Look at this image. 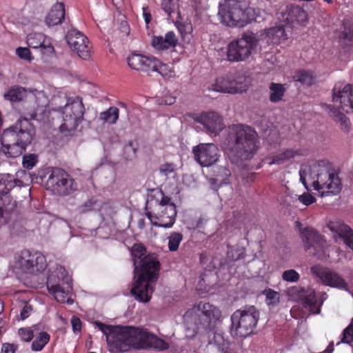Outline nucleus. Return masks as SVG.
I'll use <instances>...</instances> for the list:
<instances>
[{
	"label": "nucleus",
	"mask_w": 353,
	"mask_h": 353,
	"mask_svg": "<svg viewBox=\"0 0 353 353\" xmlns=\"http://www.w3.org/2000/svg\"><path fill=\"white\" fill-rule=\"evenodd\" d=\"M94 325L105 336L110 353L125 352L132 347H153L159 350L169 348L168 343L163 339L139 327L108 325L100 321H95Z\"/></svg>",
	"instance_id": "obj_1"
},
{
	"label": "nucleus",
	"mask_w": 353,
	"mask_h": 353,
	"mask_svg": "<svg viewBox=\"0 0 353 353\" xmlns=\"http://www.w3.org/2000/svg\"><path fill=\"white\" fill-rule=\"evenodd\" d=\"M141 243H135L131 248L134 260L135 279L130 292L136 300L147 303L154 291L153 283L159 277L160 263L154 254H146Z\"/></svg>",
	"instance_id": "obj_2"
},
{
	"label": "nucleus",
	"mask_w": 353,
	"mask_h": 353,
	"mask_svg": "<svg viewBox=\"0 0 353 353\" xmlns=\"http://www.w3.org/2000/svg\"><path fill=\"white\" fill-rule=\"evenodd\" d=\"M300 170V180L309 190V185L316 190L321 197L338 194L342 190L341 181L337 171L330 163L312 161Z\"/></svg>",
	"instance_id": "obj_3"
},
{
	"label": "nucleus",
	"mask_w": 353,
	"mask_h": 353,
	"mask_svg": "<svg viewBox=\"0 0 353 353\" xmlns=\"http://www.w3.org/2000/svg\"><path fill=\"white\" fill-rule=\"evenodd\" d=\"M224 145L241 161L252 159L259 148L256 131L248 125H234L230 127Z\"/></svg>",
	"instance_id": "obj_4"
},
{
	"label": "nucleus",
	"mask_w": 353,
	"mask_h": 353,
	"mask_svg": "<svg viewBox=\"0 0 353 353\" xmlns=\"http://www.w3.org/2000/svg\"><path fill=\"white\" fill-rule=\"evenodd\" d=\"M34 133V129L28 119H18L2 133L1 143L3 152L11 158L21 156L31 143Z\"/></svg>",
	"instance_id": "obj_5"
},
{
	"label": "nucleus",
	"mask_w": 353,
	"mask_h": 353,
	"mask_svg": "<svg viewBox=\"0 0 353 353\" xmlns=\"http://www.w3.org/2000/svg\"><path fill=\"white\" fill-rule=\"evenodd\" d=\"M53 110L61 118L60 132L65 136L72 135L79 123L83 120L85 106L80 97H67L66 95L55 97Z\"/></svg>",
	"instance_id": "obj_6"
},
{
	"label": "nucleus",
	"mask_w": 353,
	"mask_h": 353,
	"mask_svg": "<svg viewBox=\"0 0 353 353\" xmlns=\"http://www.w3.org/2000/svg\"><path fill=\"white\" fill-rule=\"evenodd\" d=\"M221 315L222 312L218 307L210 303L200 301L188 311L185 316L188 325V336L193 337L214 327L213 324L221 319Z\"/></svg>",
	"instance_id": "obj_7"
},
{
	"label": "nucleus",
	"mask_w": 353,
	"mask_h": 353,
	"mask_svg": "<svg viewBox=\"0 0 353 353\" xmlns=\"http://www.w3.org/2000/svg\"><path fill=\"white\" fill-rule=\"evenodd\" d=\"M218 17L226 26L243 28L253 19V10L243 0H223L219 3Z\"/></svg>",
	"instance_id": "obj_8"
},
{
	"label": "nucleus",
	"mask_w": 353,
	"mask_h": 353,
	"mask_svg": "<svg viewBox=\"0 0 353 353\" xmlns=\"http://www.w3.org/2000/svg\"><path fill=\"white\" fill-rule=\"evenodd\" d=\"M260 312L254 305H245L236 310L230 316V334L236 338H245L256 327Z\"/></svg>",
	"instance_id": "obj_9"
},
{
	"label": "nucleus",
	"mask_w": 353,
	"mask_h": 353,
	"mask_svg": "<svg viewBox=\"0 0 353 353\" xmlns=\"http://www.w3.org/2000/svg\"><path fill=\"white\" fill-rule=\"evenodd\" d=\"M157 194L161 196V200H157L154 209V215L150 212H146V216L152 221V225L164 228H171L175 223L176 209L175 204L171 201L170 197L165 196L161 190Z\"/></svg>",
	"instance_id": "obj_10"
},
{
	"label": "nucleus",
	"mask_w": 353,
	"mask_h": 353,
	"mask_svg": "<svg viewBox=\"0 0 353 353\" xmlns=\"http://www.w3.org/2000/svg\"><path fill=\"white\" fill-rule=\"evenodd\" d=\"M46 188L59 196H68L78 188L77 183L64 170L53 168L46 181Z\"/></svg>",
	"instance_id": "obj_11"
},
{
	"label": "nucleus",
	"mask_w": 353,
	"mask_h": 353,
	"mask_svg": "<svg viewBox=\"0 0 353 353\" xmlns=\"http://www.w3.org/2000/svg\"><path fill=\"white\" fill-rule=\"evenodd\" d=\"M258 43L252 32H246L241 38L230 42L227 47V59L230 62L243 61L252 54Z\"/></svg>",
	"instance_id": "obj_12"
},
{
	"label": "nucleus",
	"mask_w": 353,
	"mask_h": 353,
	"mask_svg": "<svg viewBox=\"0 0 353 353\" xmlns=\"http://www.w3.org/2000/svg\"><path fill=\"white\" fill-rule=\"evenodd\" d=\"M128 65L133 70L143 72H157L165 77L168 74V66L162 63L154 57H146L139 54H132L128 58Z\"/></svg>",
	"instance_id": "obj_13"
},
{
	"label": "nucleus",
	"mask_w": 353,
	"mask_h": 353,
	"mask_svg": "<svg viewBox=\"0 0 353 353\" xmlns=\"http://www.w3.org/2000/svg\"><path fill=\"white\" fill-rule=\"evenodd\" d=\"M248 85L245 83V77L225 76L219 77L211 85V89L216 92L236 94L247 90Z\"/></svg>",
	"instance_id": "obj_14"
},
{
	"label": "nucleus",
	"mask_w": 353,
	"mask_h": 353,
	"mask_svg": "<svg viewBox=\"0 0 353 353\" xmlns=\"http://www.w3.org/2000/svg\"><path fill=\"white\" fill-rule=\"evenodd\" d=\"M71 49L75 51L83 60H89L91 57V47L88 38L77 29L69 30L65 37Z\"/></svg>",
	"instance_id": "obj_15"
},
{
	"label": "nucleus",
	"mask_w": 353,
	"mask_h": 353,
	"mask_svg": "<svg viewBox=\"0 0 353 353\" xmlns=\"http://www.w3.org/2000/svg\"><path fill=\"white\" fill-rule=\"evenodd\" d=\"M310 271L319 278L323 284L332 288L347 290V282L337 272L321 265L312 267Z\"/></svg>",
	"instance_id": "obj_16"
},
{
	"label": "nucleus",
	"mask_w": 353,
	"mask_h": 353,
	"mask_svg": "<svg viewBox=\"0 0 353 353\" xmlns=\"http://www.w3.org/2000/svg\"><path fill=\"white\" fill-rule=\"evenodd\" d=\"M192 152L195 160L203 167L213 165L219 157V149L213 143H200L193 148Z\"/></svg>",
	"instance_id": "obj_17"
},
{
	"label": "nucleus",
	"mask_w": 353,
	"mask_h": 353,
	"mask_svg": "<svg viewBox=\"0 0 353 353\" xmlns=\"http://www.w3.org/2000/svg\"><path fill=\"white\" fill-rule=\"evenodd\" d=\"M336 242L341 239L353 251V230L341 221H330L327 225Z\"/></svg>",
	"instance_id": "obj_18"
},
{
	"label": "nucleus",
	"mask_w": 353,
	"mask_h": 353,
	"mask_svg": "<svg viewBox=\"0 0 353 353\" xmlns=\"http://www.w3.org/2000/svg\"><path fill=\"white\" fill-rule=\"evenodd\" d=\"M352 85L337 82L332 89V101L335 103H339L343 110L349 108L351 102V98L353 94Z\"/></svg>",
	"instance_id": "obj_19"
},
{
	"label": "nucleus",
	"mask_w": 353,
	"mask_h": 353,
	"mask_svg": "<svg viewBox=\"0 0 353 353\" xmlns=\"http://www.w3.org/2000/svg\"><path fill=\"white\" fill-rule=\"evenodd\" d=\"M196 121L202 124L208 132L214 135L218 134L224 128L221 117L215 112H203Z\"/></svg>",
	"instance_id": "obj_20"
},
{
	"label": "nucleus",
	"mask_w": 353,
	"mask_h": 353,
	"mask_svg": "<svg viewBox=\"0 0 353 353\" xmlns=\"http://www.w3.org/2000/svg\"><path fill=\"white\" fill-rule=\"evenodd\" d=\"M44 256L38 254H30L29 251L26 250L22 252L19 259V265L21 269L26 272H33L34 268L37 271L45 268L43 263Z\"/></svg>",
	"instance_id": "obj_21"
},
{
	"label": "nucleus",
	"mask_w": 353,
	"mask_h": 353,
	"mask_svg": "<svg viewBox=\"0 0 353 353\" xmlns=\"http://www.w3.org/2000/svg\"><path fill=\"white\" fill-rule=\"evenodd\" d=\"M63 281H65L67 285L66 287H62L59 283L53 284L52 283L51 278L48 279V281L47 283V287L49 292L53 295L57 302L61 303L68 301L69 299L68 297V294L71 290V286L70 285V279L69 277L63 278Z\"/></svg>",
	"instance_id": "obj_22"
},
{
	"label": "nucleus",
	"mask_w": 353,
	"mask_h": 353,
	"mask_svg": "<svg viewBox=\"0 0 353 353\" xmlns=\"http://www.w3.org/2000/svg\"><path fill=\"white\" fill-rule=\"evenodd\" d=\"M287 39V34L283 26H278L264 30L261 34V41L267 44H278Z\"/></svg>",
	"instance_id": "obj_23"
},
{
	"label": "nucleus",
	"mask_w": 353,
	"mask_h": 353,
	"mask_svg": "<svg viewBox=\"0 0 353 353\" xmlns=\"http://www.w3.org/2000/svg\"><path fill=\"white\" fill-rule=\"evenodd\" d=\"M213 328L203 331V334H199L207 337L209 344L215 345L221 352L226 353L229 349L228 340L224 338L222 333L214 331Z\"/></svg>",
	"instance_id": "obj_24"
},
{
	"label": "nucleus",
	"mask_w": 353,
	"mask_h": 353,
	"mask_svg": "<svg viewBox=\"0 0 353 353\" xmlns=\"http://www.w3.org/2000/svg\"><path fill=\"white\" fill-rule=\"evenodd\" d=\"M178 44V39L174 32L170 31L167 32L164 37H153L152 40V46L159 50H168L170 48H174Z\"/></svg>",
	"instance_id": "obj_25"
},
{
	"label": "nucleus",
	"mask_w": 353,
	"mask_h": 353,
	"mask_svg": "<svg viewBox=\"0 0 353 353\" xmlns=\"http://www.w3.org/2000/svg\"><path fill=\"white\" fill-rule=\"evenodd\" d=\"M27 43L30 48H41L43 53H52L54 51V48L50 44H46V37L40 32L29 34Z\"/></svg>",
	"instance_id": "obj_26"
},
{
	"label": "nucleus",
	"mask_w": 353,
	"mask_h": 353,
	"mask_svg": "<svg viewBox=\"0 0 353 353\" xmlns=\"http://www.w3.org/2000/svg\"><path fill=\"white\" fill-rule=\"evenodd\" d=\"M326 110L329 111L330 115L333 118L334 121L339 126L341 131L344 133H349L351 130V123L343 113L340 112L338 108L333 107L332 105H325Z\"/></svg>",
	"instance_id": "obj_27"
},
{
	"label": "nucleus",
	"mask_w": 353,
	"mask_h": 353,
	"mask_svg": "<svg viewBox=\"0 0 353 353\" xmlns=\"http://www.w3.org/2000/svg\"><path fill=\"white\" fill-rule=\"evenodd\" d=\"M285 14H287L285 20L288 23L297 22L305 25L308 19L307 13L298 6L290 5L287 6Z\"/></svg>",
	"instance_id": "obj_28"
},
{
	"label": "nucleus",
	"mask_w": 353,
	"mask_h": 353,
	"mask_svg": "<svg viewBox=\"0 0 353 353\" xmlns=\"http://www.w3.org/2000/svg\"><path fill=\"white\" fill-rule=\"evenodd\" d=\"M19 181L10 174L0 175V199L6 202L9 198L6 194L13 189Z\"/></svg>",
	"instance_id": "obj_29"
},
{
	"label": "nucleus",
	"mask_w": 353,
	"mask_h": 353,
	"mask_svg": "<svg viewBox=\"0 0 353 353\" xmlns=\"http://www.w3.org/2000/svg\"><path fill=\"white\" fill-rule=\"evenodd\" d=\"M65 17V6L63 3H57L48 12L46 21L48 26L61 23Z\"/></svg>",
	"instance_id": "obj_30"
},
{
	"label": "nucleus",
	"mask_w": 353,
	"mask_h": 353,
	"mask_svg": "<svg viewBox=\"0 0 353 353\" xmlns=\"http://www.w3.org/2000/svg\"><path fill=\"white\" fill-rule=\"evenodd\" d=\"M214 178L210 179V183L212 185V188L216 189L215 185H219L227 183L229 176L231 174L230 170L225 166H220L216 168L214 170Z\"/></svg>",
	"instance_id": "obj_31"
},
{
	"label": "nucleus",
	"mask_w": 353,
	"mask_h": 353,
	"mask_svg": "<svg viewBox=\"0 0 353 353\" xmlns=\"http://www.w3.org/2000/svg\"><path fill=\"white\" fill-rule=\"evenodd\" d=\"M323 236L319 234L312 228H305L302 232L303 241L305 243V250H309Z\"/></svg>",
	"instance_id": "obj_32"
},
{
	"label": "nucleus",
	"mask_w": 353,
	"mask_h": 353,
	"mask_svg": "<svg viewBox=\"0 0 353 353\" xmlns=\"http://www.w3.org/2000/svg\"><path fill=\"white\" fill-rule=\"evenodd\" d=\"M312 248H313L314 250L313 253L314 255H315L318 259L326 260L329 258V246L323 236L317 241L316 243L312 246Z\"/></svg>",
	"instance_id": "obj_33"
},
{
	"label": "nucleus",
	"mask_w": 353,
	"mask_h": 353,
	"mask_svg": "<svg viewBox=\"0 0 353 353\" xmlns=\"http://www.w3.org/2000/svg\"><path fill=\"white\" fill-rule=\"evenodd\" d=\"M14 207V203H6L4 199H0V228L8 223Z\"/></svg>",
	"instance_id": "obj_34"
},
{
	"label": "nucleus",
	"mask_w": 353,
	"mask_h": 353,
	"mask_svg": "<svg viewBox=\"0 0 353 353\" xmlns=\"http://www.w3.org/2000/svg\"><path fill=\"white\" fill-rule=\"evenodd\" d=\"M300 154L299 150H294L292 148L286 149L281 153L274 156L272 159L270 164H282L284 162L290 160L296 155Z\"/></svg>",
	"instance_id": "obj_35"
},
{
	"label": "nucleus",
	"mask_w": 353,
	"mask_h": 353,
	"mask_svg": "<svg viewBox=\"0 0 353 353\" xmlns=\"http://www.w3.org/2000/svg\"><path fill=\"white\" fill-rule=\"evenodd\" d=\"M161 6L163 10L168 14L170 19L174 20V14L176 15V19L180 18L178 0H163Z\"/></svg>",
	"instance_id": "obj_36"
},
{
	"label": "nucleus",
	"mask_w": 353,
	"mask_h": 353,
	"mask_svg": "<svg viewBox=\"0 0 353 353\" xmlns=\"http://www.w3.org/2000/svg\"><path fill=\"white\" fill-rule=\"evenodd\" d=\"M270 89V101L272 103H277L282 100L285 88L281 83H271Z\"/></svg>",
	"instance_id": "obj_37"
},
{
	"label": "nucleus",
	"mask_w": 353,
	"mask_h": 353,
	"mask_svg": "<svg viewBox=\"0 0 353 353\" xmlns=\"http://www.w3.org/2000/svg\"><path fill=\"white\" fill-rule=\"evenodd\" d=\"M317 299L314 290L309 291L303 299V304L305 307H309L312 314H319L321 312L320 305H317Z\"/></svg>",
	"instance_id": "obj_38"
},
{
	"label": "nucleus",
	"mask_w": 353,
	"mask_h": 353,
	"mask_svg": "<svg viewBox=\"0 0 353 353\" xmlns=\"http://www.w3.org/2000/svg\"><path fill=\"white\" fill-rule=\"evenodd\" d=\"M26 96V90L20 86L14 87L4 94L3 97L6 100L11 102L21 101Z\"/></svg>",
	"instance_id": "obj_39"
},
{
	"label": "nucleus",
	"mask_w": 353,
	"mask_h": 353,
	"mask_svg": "<svg viewBox=\"0 0 353 353\" xmlns=\"http://www.w3.org/2000/svg\"><path fill=\"white\" fill-rule=\"evenodd\" d=\"M119 110L117 107L109 108L106 111L100 114L99 119L104 123L114 124L119 118Z\"/></svg>",
	"instance_id": "obj_40"
},
{
	"label": "nucleus",
	"mask_w": 353,
	"mask_h": 353,
	"mask_svg": "<svg viewBox=\"0 0 353 353\" xmlns=\"http://www.w3.org/2000/svg\"><path fill=\"white\" fill-rule=\"evenodd\" d=\"M294 79L303 85H310L314 83V76L311 71L301 70L295 73Z\"/></svg>",
	"instance_id": "obj_41"
},
{
	"label": "nucleus",
	"mask_w": 353,
	"mask_h": 353,
	"mask_svg": "<svg viewBox=\"0 0 353 353\" xmlns=\"http://www.w3.org/2000/svg\"><path fill=\"white\" fill-rule=\"evenodd\" d=\"M50 334L46 332H41L32 343L33 351H41L50 341Z\"/></svg>",
	"instance_id": "obj_42"
},
{
	"label": "nucleus",
	"mask_w": 353,
	"mask_h": 353,
	"mask_svg": "<svg viewBox=\"0 0 353 353\" xmlns=\"http://www.w3.org/2000/svg\"><path fill=\"white\" fill-rule=\"evenodd\" d=\"M263 294L265 296V303L269 306H276L280 301V294L270 288L263 291Z\"/></svg>",
	"instance_id": "obj_43"
},
{
	"label": "nucleus",
	"mask_w": 353,
	"mask_h": 353,
	"mask_svg": "<svg viewBox=\"0 0 353 353\" xmlns=\"http://www.w3.org/2000/svg\"><path fill=\"white\" fill-rule=\"evenodd\" d=\"M183 240V234L180 232H171L168 236V248L171 252H175L178 250L181 242Z\"/></svg>",
	"instance_id": "obj_44"
},
{
	"label": "nucleus",
	"mask_w": 353,
	"mask_h": 353,
	"mask_svg": "<svg viewBox=\"0 0 353 353\" xmlns=\"http://www.w3.org/2000/svg\"><path fill=\"white\" fill-rule=\"evenodd\" d=\"M138 147L137 143L133 141L128 142L123 147V154L125 159L128 161H132L136 157V153L137 151Z\"/></svg>",
	"instance_id": "obj_45"
},
{
	"label": "nucleus",
	"mask_w": 353,
	"mask_h": 353,
	"mask_svg": "<svg viewBox=\"0 0 353 353\" xmlns=\"http://www.w3.org/2000/svg\"><path fill=\"white\" fill-rule=\"evenodd\" d=\"M174 23L182 37L190 34L192 31V26L188 20L185 21H180L176 19Z\"/></svg>",
	"instance_id": "obj_46"
},
{
	"label": "nucleus",
	"mask_w": 353,
	"mask_h": 353,
	"mask_svg": "<svg viewBox=\"0 0 353 353\" xmlns=\"http://www.w3.org/2000/svg\"><path fill=\"white\" fill-rule=\"evenodd\" d=\"M97 204V200L92 197L84 201L81 205L78 207V211L81 214L89 212L94 210L95 206Z\"/></svg>",
	"instance_id": "obj_47"
},
{
	"label": "nucleus",
	"mask_w": 353,
	"mask_h": 353,
	"mask_svg": "<svg viewBox=\"0 0 353 353\" xmlns=\"http://www.w3.org/2000/svg\"><path fill=\"white\" fill-rule=\"evenodd\" d=\"M282 279L287 282L296 283L300 279L299 274L294 269H290L283 272Z\"/></svg>",
	"instance_id": "obj_48"
},
{
	"label": "nucleus",
	"mask_w": 353,
	"mask_h": 353,
	"mask_svg": "<svg viewBox=\"0 0 353 353\" xmlns=\"http://www.w3.org/2000/svg\"><path fill=\"white\" fill-rule=\"evenodd\" d=\"M37 162V156L34 154L25 155L23 157V166L26 169H32Z\"/></svg>",
	"instance_id": "obj_49"
},
{
	"label": "nucleus",
	"mask_w": 353,
	"mask_h": 353,
	"mask_svg": "<svg viewBox=\"0 0 353 353\" xmlns=\"http://www.w3.org/2000/svg\"><path fill=\"white\" fill-rule=\"evenodd\" d=\"M18 333L21 339L25 342H30L34 337L33 330L31 327L20 328Z\"/></svg>",
	"instance_id": "obj_50"
},
{
	"label": "nucleus",
	"mask_w": 353,
	"mask_h": 353,
	"mask_svg": "<svg viewBox=\"0 0 353 353\" xmlns=\"http://www.w3.org/2000/svg\"><path fill=\"white\" fill-rule=\"evenodd\" d=\"M342 343H351L353 342V323L350 324L343 332Z\"/></svg>",
	"instance_id": "obj_51"
},
{
	"label": "nucleus",
	"mask_w": 353,
	"mask_h": 353,
	"mask_svg": "<svg viewBox=\"0 0 353 353\" xmlns=\"http://www.w3.org/2000/svg\"><path fill=\"white\" fill-rule=\"evenodd\" d=\"M176 170V165L172 163H165L162 164L159 168V172L164 176L174 173Z\"/></svg>",
	"instance_id": "obj_52"
},
{
	"label": "nucleus",
	"mask_w": 353,
	"mask_h": 353,
	"mask_svg": "<svg viewBox=\"0 0 353 353\" xmlns=\"http://www.w3.org/2000/svg\"><path fill=\"white\" fill-rule=\"evenodd\" d=\"M16 53L18 55V57L22 59L27 61H31L32 59L30 50L28 48H17L16 49Z\"/></svg>",
	"instance_id": "obj_53"
},
{
	"label": "nucleus",
	"mask_w": 353,
	"mask_h": 353,
	"mask_svg": "<svg viewBox=\"0 0 353 353\" xmlns=\"http://www.w3.org/2000/svg\"><path fill=\"white\" fill-rule=\"evenodd\" d=\"M342 39L349 42L353 41V28L350 24L344 25V30L342 32Z\"/></svg>",
	"instance_id": "obj_54"
},
{
	"label": "nucleus",
	"mask_w": 353,
	"mask_h": 353,
	"mask_svg": "<svg viewBox=\"0 0 353 353\" xmlns=\"http://www.w3.org/2000/svg\"><path fill=\"white\" fill-rule=\"evenodd\" d=\"M299 201L305 205H310L316 201V199L307 192H305L300 195L298 198Z\"/></svg>",
	"instance_id": "obj_55"
},
{
	"label": "nucleus",
	"mask_w": 353,
	"mask_h": 353,
	"mask_svg": "<svg viewBox=\"0 0 353 353\" xmlns=\"http://www.w3.org/2000/svg\"><path fill=\"white\" fill-rule=\"evenodd\" d=\"M35 101L38 106L45 108L48 104V99L43 92H39L35 95Z\"/></svg>",
	"instance_id": "obj_56"
},
{
	"label": "nucleus",
	"mask_w": 353,
	"mask_h": 353,
	"mask_svg": "<svg viewBox=\"0 0 353 353\" xmlns=\"http://www.w3.org/2000/svg\"><path fill=\"white\" fill-rule=\"evenodd\" d=\"M23 304L24 305L20 313V318L21 320H25L30 316L32 311V307L31 305L28 303H24Z\"/></svg>",
	"instance_id": "obj_57"
},
{
	"label": "nucleus",
	"mask_w": 353,
	"mask_h": 353,
	"mask_svg": "<svg viewBox=\"0 0 353 353\" xmlns=\"http://www.w3.org/2000/svg\"><path fill=\"white\" fill-rule=\"evenodd\" d=\"M71 324L74 333L80 332L81 330V321L79 318L73 316L71 319Z\"/></svg>",
	"instance_id": "obj_58"
},
{
	"label": "nucleus",
	"mask_w": 353,
	"mask_h": 353,
	"mask_svg": "<svg viewBox=\"0 0 353 353\" xmlns=\"http://www.w3.org/2000/svg\"><path fill=\"white\" fill-rule=\"evenodd\" d=\"M17 346L12 343H5L3 345L1 353H14Z\"/></svg>",
	"instance_id": "obj_59"
},
{
	"label": "nucleus",
	"mask_w": 353,
	"mask_h": 353,
	"mask_svg": "<svg viewBox=\"0 0 353 353\" xmlns=\"http://www.w3.org/2000/svg\"><path fill=\"white\" fill-rule=\"evenodd\" d=\"M119 31L122 36H128L130 34V29L127 21H122L120 23Z\"/></svg>",
	"instance_id": "obj_60"
},
{
	"label": "nucleus",
	"mask_w": 353,
	"mask_h": 353,
	"mask_svg": "<svg viewBox=\"0 0 353 353\" xmlns=\"http://www.w3.org/2000/svg\"><path fill=\"white\" fill-rule=\"evenodd\" d=\"M143 11L145 22L146 24H148L151 21V14L149 12L147 11L145 8H143Z\"/></svg>",
	"instance_id": "obj_61"
},
{
	"label": "nucleus",
	"mask_w": 353,
	"mask_h": 353,
	"mask_svg": "<svg viewBox=\"0 0 353 353\" xmlns=\"http://www.w3.org/2000/svg\"><path fill=\"white\" fill-rule=\"evenodd\" d=\"M165 105H172L175 103V97L172 96H165L163 99Z\"/></svg>",
	"instance_id": "obj_62"
},
{
	"label": "nucleus",
	"mask_w": 353,
	"mask_h": 353,
	"mask_svg": "<svg viewBox=\"0 0 353 353\" xmlns=\"http://www.w3.org/2000/svg\"><path fill=\"white\" fill-rule=\"evenodd\" d=\"M334 350V345L333 343H330L327 347L326 348V350H325L324 353H332V351Z\"/></svg>",
	"instance_id": "obj_63"
},
{
	"label": "nucleus",
	"mask_w": 353,
	"mask_h": 353,
	"mask_svg": "<svg viewBox=\"0 0 353 353\" xmlns=\"http://www.w3.org/2000/svg\"><path fill=\"white\" fill-rule=\"evenodd\" d=\"M3 311V302L0 300V314H1Z\"/></svg>",
	"instance_id": "obj_64"
}]
</instances>
